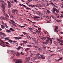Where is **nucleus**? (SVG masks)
I'll return each instance as SVG.
<instances>
[{
    "mask_svg": "<svg viewBox=\"0 0 63 63\" xmlns=\"http://www.w3.org/2000/svg\"><path fill=\"white\" fill-rule=\"evenodd\" d=\"M25 27L24 26H20V27H21V28H22V27H23L24 28V27Z\"/></svg>",
    "mask_w": 63,
    "mask_h": 63,
    "instance_id": "nucleus-54",
    "label": "nucleus"
},
{
    "mask_svg": "<svg viewBox=\"0 0 63 63\" xmlns=\"http://www.w3.org/2000/svg\"><path fill=\"white\" fill-rule=\"evenodd\" d=\"M57 41H59V43H60V42H61V41H62V40H61L58 39V38L57 39Z\"/></svg>",
    "mask_w": 63,
    "mask_h": 63,
    "instance_id": "nucleus-9",
    "label": "nucleus"
},
{
    "mask_svg": "<svg viewBox=\"0 0 63 63\" xmlns=\"http://www.w3.org/2000/svg\"><path fill=\"white\" fill-rule=\"evenodd\" d=\"M0 18L2 20H3H3H5L6 21H8V19L7 18L3 17H1Z\"/></svg>",
    "mask_w": 63,
    "mask_h": 63,
    "instance_id": "nucleus-4",
    "label": "nucleus"
},
{
    "mask_svg": "<svg viewBox=\"0 0 63 63\" xmlns=\"http://www.w3.org/2000/svg\"><path fill=\"white\" fill-rule=\"evenodd\" d=\"M2 7L3 8V14H4L5 16L7 17L8 18H9V17L8 15H7V14L5 13V6L3 5H2Z\"/></svg>",
    "mask_w": 63,
    "mask_h": 63,
    "instance_id": "nucleus-1",
    "label": "nucleus"
},
{
    "mask_svg": "<svg viewBox=\"0 0 63 63\" xmlns=\"http://www.w3.org/2000/svg\"><path fill=\"white\" fill-rule=\"evenodd\" d=\"M1 44H2V46L3 47H5V44H3L2 43Z\"/></svg>",
    "mask_w": 63,
    "mask_h": 63,
    "instance_id": "nucleus-45",
    "label": "nucleus"
},
{
    "mask_svg": "<svg viewBox=\"0 0 63 63\" xmlns=\"http://www.w3.org/2000/svg\"><path fill=\"white\" fill-rule=\"evenodd\" d=\"M26 20H28L29 21H30V22H32V23H36L34 22H32V21L30 20L29 19H27Z\"/></svg>",
    "mask_w": 63,
    "mask_h": 63,
    "instance_id": "nucleus-10",
    "label": "nucleus"
},
{
    "mask_svg": "<svg viewBox=\"0 0 63 63\" xmlns=\"http://www.w3.org/2000/svg\"><path fill=\"white\" fill-rule=\"evenodd\" d=\"M14 1L16 3H17V0H14Z\"/></svg>",
    "mask_w": 63,
    "mask_h": 63,
    "instance_id": "nucleus-43",
    "label": "nucleus"
},
{
    "mask_svg": "<svg viewBox=\"0 0 63 63\" xmlns=\"http://www.w3.org/2000/svg\"><path fill=\"white\" fill-rule=\"evenodd\" d=\"M6 32H7V33H10V32H11V31H10V30H7Z\"/></svg>",
    "mask_w": 63,
    "mask_h": 63,
    "instance_id": "nucleus-17",
    "label": "nucleus"
},
{
    "mask_svg": "<svg viewBox=\"0 0 63 63\" xmlns=\"http://www.w3.org/2000/svg\"><path fill=\"white\" fill-rule=\"evenodd\" d=\"M40 32H41L40 31H39L38 30L36 31V33H39Z\"/></svg>",
    "mask_w": 63,
    "mask_h": 63,
    "instance_id": "nucleus-27",
    "label": "nucleus"
},
{
    "mask_svg": "<svg viewBox=\"0 0 63 63\" xmlns=\"http://www.w3.org/2000/svg\"><path fill=\"white\" fill-rule=\"evenodd\" d=\"M57 49L58 50L59 52H60L61 51V48H57Z\"/></svg>",
    "mask_w": 63,
    "mask_h": 63,
    "instance_id": "nucleus-24",
    "label": "nucleus"
},
{
    "mask_svg": "<svg viewBox=\"0 0 63 63\" xmlns=\"http://www.w3.org/2000/svg\"><path fill=\"white\" fill-rule=\"evenodd\" d=\"M50 41V44L51 45V44H52V40H51V39H50H50L49 40Z\"/></svg>",
    "mask_w": 63,
    "mask_h": 63,
    "instance_id": "nucleus-25",
    "label": "nucleus"
},
{
    "mask_svg": "<svg viewBox=\"0 0 63 63\" xmlns=\"http://www.w3.org/2000/svg\"><path fill=\"white\" fill-rule=\"evenodd\" d=\"M38 48V50H39V51H41L42 50V49H41V48H39V47Z\"/></svg>",
    "mask_w": 63,
    "mask_h": 63,
    "instance_id": "nucleus-41",
    "label": "nucleus"
},
{
    "mask_svg": "<svg viewBox=\"0 0 63 63\" xmlns=\"http://www.w3.org/2000/svg\"><path fill=\"white\" fill-rule=\"evenodd\" d=\"M33 7H35V6H36V7H38V6H37V5H33Z\"/></svg>",
    "mask_w": 63,
    "mask_h": 63,
    "instance_id": "nucleus-38",
    "label": "nucleus"
},
{
    "mask_svg": "<svg viewBox=\"0 0 63 63\" xmlns=\"http://www.w3.org/2000/svg\"><path fill=\"white\" fill-rule=\"evenodd\" d=\"M12 13H13L14 14H15V13L16 12V10L14 9L12 10Z\"/></svg>",
    "mask_w": 63,
    "mask_h": 63,
    "instance_id": "nucleus-13",
    "label": "nucleus"
},
{
    "mask_svg": "<svg viewBox=\"0 0 63 63\" xmlns=\"http://www.w3.org/2000/svg\"><path fill=\"white\" fill-rule=\"evenodd\" d=\"M22 41L23 42H24V43L25 44H26V43H27V42L26 41L23 40V41Z\"/></svg>",
    "mask_w": 63,
    "mask_h": 63,
    "instance_id": "nucleus-29",
    "label": "nucleus"
},
{
    "mask_svg": "<svg viewBox=\"0 0 63 63\" xmlns=\"http://www.w3.org/2000/svg\"><path fill=\"white\" fill-rule=\"evenodd\" d=\"M53 10V11H56L57 9H56L55 8H54Z\"/></svg>",
    "mask_w": 63,
    "mask_h": 63,
    "instance_id": "nucleus-30",
    "label": "nucleus"
},
{
    "mask_svg": "<svg viewBox=\"0 0 63 63\" xmlns=\"http://www.w3.org/2000/svg\"><path fill=\"white\" fill-rule=\"evenodd\" d=\"M59 60H62V58H60V59H59Z\"/></svg>",
    "mask_w": 63,
    "mask_h": 63,
    "instance_id": "nucleus-61",
    "label": "nucleus"
},
{
    "mask_svg": "<svg viewBox=\"0 0 63 63\" xmlns=\"http://www.w3.org/2000/svg\"><path fill=\"white\" fill-rule=\"evenodd\" d=\"M54 14L55 15H58V14L54 13Z\"/></svg>",
    "mask_w": 63,
    "mask_h": 63,
    "instance_id": "nucleus-64",
    "label": "nucleus"
},
{
    "mask_svg": "<svg viewBox=\"0 0 63 63\" xmlns=\"http://www.w3.org/2000/svg\"><path fill=\"white\" fill-rule=\"evenodd\" d=\"M56 11L57 13H59V11L57 9Z\"/></svg>",
    "mask_w": 63,
    "mask_h": 63,
    "instance_id": "nucleus-39",
    "label": "nucleus"
},
{
    "mask_svg": "<svg viewBox=\"0 0 63 63\" xmlns=\"http://www.w3.org/2000/svg\"><path fill=\"white\" fill-rule=\"evenodd\" d=\"M16 45L17 46H18V43H16Z\"/></svg>",
    "mask_w": 63,
    "mask_h": 63,
    "instance_id": "nucleus-49",
    "label": "nucleus"
},
{
    "mask_svg": "<svg viewBox=\"0 0 63 63\" xmlns=\"http://www.w3.org/2000/svg\"><path fill=\"white\" fill-rule=\"evenodd\" d=\"M29 29L30 30H32V28H29Z\"/></svg>",
    "mask_w": 63,
    "mask_h": 63,
    "instance_id": "nucleus-51",
    "label": "nucleus"
},
{
    "mask_svg": "<svg viewBox=\"0 0 63 63\" xmlns=\"http://www.w3.org/2000/svg\"><path fill=\"white\" fill-rule=\"evenodd\" d=\"M19 53H18V52L17 53V54H16V55L17 56H19Z\"/></svg>",
    "mask_w": 63,
    "mask_h": 63,
    "instance_id": "nucleus-23",
    "label": "nucleus"
},
{
    "mask_svg": "<svg viewBox=\"0 0 63 63\" xmlns=\"http://www.w3.org/2000/svg\"><path fill=\"white\" fill-rule=\"evenodd\" d=\"M3 35V37H5L6 36V35L5 34V33L2 32H0V36Z\"/></svg>",
    "mask_w": 63,
    "mask_h": 63,
    "instance_id": "nucleus-6",
    "label": "nucleus"
},
{
    "mask_svg": "<svg viewBox=\"0 0 63 63\" xmlns=\"http://www.w3.org/2000/svg\"><path fill=\"white\" fill-rule=\"evenodd\" d=\"M11 3H12V4H14V1H11Z\"/></svg>",
    "mask_w": 63,
    "mask_h": 63,
    "instance_id": "nucleus-47",
    "label": "nucleus"
},
{
    "mask_svg": "<svg viewBox=\"0 0 63 63\" xmlns=\"http://www.w3.org/2000/svg\"><path fill=\"white\" fill-rule=\"evenodd\" d=\"M33 34H34V35H35L36 34V32H33Z\"/></svg>",
    "mask_w": 63,
    "mask_h": 63,
    "instance_id": "nucleus-62",
    "label": "nucleus"
},
{
    "mask_svg": "<svg viewBox=\"0 0 63 63\" xmlns=\"http://www.w3.org/2000/svg\"><path fill=\"white\" fill-rule=\"evenodd\" d=\"M40 55V54H39V53H37V54L36 55V57H38V56H39V55Z\"/></svg>",
    "mask_w": 63,
    "mask_h": 63,
    "instance_id": "nucleus-15",
    "label": "nucleus"
},
{
    "mask_svg": "<svg viewBox=\"0 0 63 63\" xmlns=\"http://www.w3.org/2000/svg\"><path fill=\"white\" fill-rule=\"evenodd\" d=\"M7 2L8 4V8H11V5H12L11 4V3L10 2V1H7Z\"/></svg>",
    "mask_w": 63,
    "mask_h": 63,
    "instance_id": "nucleus-5",
    "label": "nucleus"
},
{
    "mask_svg": "<svg viewBox=\"0 0 63 63\" xmlns=\"http://www.w3.org/2000/svg\"><path fill=\"white\" fill-rule=\"evenodd\" d=\"M58 27L57 26H56L55 27V29L54 30V31L55 32L56 31H57V29H58Z\"/></svg>",
    "mask_w": 63,
    "mask_h": 63,
    "instance_id": "nucleus-8",
    "label": "nucleus"
},
{
    "mask_svg": "<svg viewBox=\"0 0 63 63\" xmlns=\"http://www.w3.org/2000/svg\"><path fill=\"white\" fill-rule=\"evenodd\" d=\"M42 1L44 3H47V0H42Z\"/></svg>",
    "mask_w": 63,
    "mask_h": 63,
    "instance_id": "nucleus-19",
    "label": "nucleus"
},
{
    "mask_svg": "<svg viewBox=\"0 0 63 63\" xmlns=\"http://www.w3.org/2000/svg\"><path fill=\"white\" fill-rule=\"evenodd\" d=\"M5 43L6 44H7V45H9V43L8 42H5Z\"/></svg>",
    "mask_w": 63,
    "mask_h": 63,
    "instance_id": "nucleus-53",
    "label": "nucleus"
},
{
    "mask_svg": "<svg viewBox=\"0 0 63 63\" xmlns=\"http://www.w3.org/2000/svg\"><path fill=\"white\" fill-rule=\"evenodd\" d=\"M33 56V54H32V55H31L30 56L31 57H32V56Z\"/></svg>",
    "mask_w": 63,
    "mask_h": 63,
    "instance_id": "nucleus-55",
    "label": "nucleus"
},
{
    "mask_svg": "<svg viewBox=\"0 0 63 63\" xmlns=\"http://www.w3.org/2000/svg\"><path fill=\"white\" fill-rule=\"evenodd\" d=\"M32 40L34 41V42H35V43H36L37 42H36V41H35V38H32Z\"/></svg>",
    "mask_w": 63,
    "mask_h": 63,
    "instance_id": "nucleus-22",
    "label": "nucleus"
},
{
    "mask_svg": "<svg viewBox=\"0 0 63 63\" xmlns=\"http://www.w3.org/2000/svg\"><path fill=\"white\" fill-rule=\"evenodd\" d=\"M47 11L48 13V14H50V11H49V10H47Z\"/></svg>",
    "mask_w": 63,
    "mask_h": 63,
    "instance_id": "nucleus-35",
    "label": "nucleus"
},
{
    "mask_svg": "<svg viewBox=\"0 0 63 63\" xmlns=\"http://www.w3.org/2000/svg\"><path fill=\"white\" fill-rule=\"evenodd\" d=\"M9 29H10V30H11V31H15L12 28H10Z\"/></svg>",
    "mask_w": 63,
    "mask_h": 63,
    "instance_id": "nucleus-26",
    "label": "nucleus"
},
{
    "mask_svg": "<svg viewBox=\"0 0 63 63\" xmlns=\"http://www.w3.org/2000/svg\"><path fill=\"white\" fill-rule=\"evenodd\" d=\"M10 9H9L8 10V12L9 13H10Z\"/></svg>",
    "mask_w": 63,
    "mask_h": 63,
    "instance_id": "nucleus-44",
    "label": "nucleus"
},
{
    "mask_svg": "<svg viewBox=\"0 0 63 63\" xmlns=\"http://www.w3.org/2000/svg\"><path fill=\"white\" fill-rule=\"evenodd\" d=\"M8 42H10L11 43H12V42L13 43V41L12 40H8Z\"/></svg>",
    "mask_w": 63,
    "mask_h": 63,
    "instance_id": "nucleus-18",
    "label": "nucleus"
},
{
    "mask_svg": "<svg viewBox=\"0 0 63 63\" xmlns=\"http://www.w3.org/2000/svg\"><path fill=\"white\" fill-rule=\"evenodd\" d=\"M62 37H60V40H62Z\"/></svg>",
    "mask_w": 63,
    "mask_h": 63,
    "instance_id": "nucleus-50",
    "label": "nucleus"
},
{
    "mask_svg": "<svg viewBox=\"0 0 63 63\" xmlns=\"http://www.w3.org/2000/svg\"><path fill=\"white\" fill-rule=\"evenodd\" d=\"M10 51L12 53H14V50L9 51V52Z\"/></svg>",
    "mask_w": 63,
    "mask_h": 63,
    "instance_id": "nucleus-31",
    "label": "nucleus"
},
{
    "mask_svg": "<svg viewBox=\"0 0 63 63\" xmlns=\"http://www.w3.org/2000/svg\"><path fill=\"white\" fill-rule=\"evenodd\" d=\"M5 27H6L7 28H8V26H7V25L6 24H5Z\"/></svg>",
    "mask_w": 63,
    "mask_h": 63,
    "instance_id": "nucleus-40",
    "label": "nucleus"
},
{
    "mask_svg": "<svg viewBox=\"0 0 63 63\" xmlns=\"http://www.w3.org/2000/svg\"><path fill=\"white\" fill-rule=\"evenodd\" d=\"M19 38H20V39H22V37H19Z\"/></svg>",
    "mask_w": 63,
    "mask_h": 63,
    "instance_id": "nucleus-63",
    "label": "nucleus"
},
{
    "mask_svg": "<svg viewBox=\"0 0 63 63\" xmlns=\"http://www.w3.org/2000/svg\"><path fill=\"white\" fill-rule=\"evenodd\" d=\"M51 17H52V18H54V16H53L52 15Z\"/></svg>",
    "mask_w": 63,
    "mask_h": 63,
    "instance_id": "nucleus-52",
    "label": "nucleus"
},
{
    "mask_svg": "<svg viewBox=\"0 0 63 63\" xmlns=\"http://www.w3.org/2000/svg\"><path fill=\"white\" fill-rule=\"evenodd\" d=\"M29 49H30L29 48H27L25 50V51H27L29 50Z\"/></svg>",
    "mask_w": 63,
    "mask_h": 63,
    "instance_id": "nucleus-28",
    "label": "nucleus"
},
{
    "mask_svg": "<svg viewBox=\"0 0 63 63\" xmlns=\"http://www.w3.org/2000/svg\"><path fill=\"white\" fill-rule=\"evenodd\" d=\"M27 46L28 47H32V46L30 45H27Z\"/></svg>",
    "mask_w": 63,
    "mask_h": 63,
    "instance_id": "nucleus-37",
    "label": "nucleus"
},
{
    "mask_svg": "<svg viewBox=\"0 0 63 63\" xmlns=\"http://www.w3.org/2000/svg\"><path fill=\"white\" fill-rule=\"evenodd\" d=\"M11 20V22H12V23H13V25H14L15 26H16V25H15V24H16V23H15L14 21H13L12 20ZM13 23H15V24H13Z\"/></svg>",
    "mask_w": 63,
    "mask_h": 63,
    "instance_id": "nucleus-7",
    "label": "nucleus"
},
{
    "mask_svg": "<svg viewBox=\"0 0 63 63\" xmlns=\"http://www.w3.org/2000/svg\"><path fill=\"white\" fill-rule=\"evenodd\" d=\"M27 37H28V38H30V36H29V35H27Z\"/></svg>",
    "mask_w": 63,
    "mask_h": 63,
    "instance_id": "nucleus-58",
    "label": "nucleus"
},
{
    "mask_svg": "<svg viewBox=\"0 0 63 63\" xmlns=\"http://www.w3.org/2000/svg\"><path fill=\"white\" fill-rule=\"evenodd\" d=\"M34 47L35 48H39V47H38V46H34Z\"/></svg>",
    "mask_w": 63,
    "mask_h": 63,
    "instance_id": "nucleus-33",
    "label": "nucleus"
},
{
    "mask_svg": "<svg viewBox=\"0 0 63 63\" xmlns=\"http://www.w3.org/2000/svg\"><path fill=\"white\" fill-rule=\"evenodd\" d=\"M28 6H29V7H31L32 8H33V6L32 5H29Z\"/></svg>",
    "mask_w": 63,
    "mask_h": 63,
    "instance_id": "nucleus-32",
    "label": "nucleus"
},
{
    "mask_svg": "<svg viewBox=\"0 0 63 63\" xmlns=\"http://www.w3.org/2000/svg\"><path fill=\"white\" fill-rule=\"evenodd\" d=\"M21 54L22 55H24V54L23 53H22V52H21Z\"/></svg>",
    "mask_w": 63,
    "mask_h": 63,
    "instance_id": "nucleus-56",
    "label": "nucleus"
},
{
    "mask_svg": "<svg viewBox=\"0 0 63 63\" xmlns=\"http://www.w3.org/2000/svg\"><path fill=\"white\" fill-rule=\"evenodd\" d=\"M49 6V4L47 3V6Z\"/></svg>",
    "mask_w": 63,
    "mask_h": 63,
    "instance_id": "nucleus-59",
    "label": "nucleus"
},
{
    "mask_svg": "<svg viewBox=\"0 0 63 63\" xmlns=\"http://www.w3.org/2000/svg\"><path fill=\"white\" fill-rule=\"evenodd\" d=\"M17 41H12V43H16Z\"/></svg>",
    "mask_w": 63,
    "mask_h": 63,
    "instance_id": "nucleus-36",
    "label": "nucleus"
},
{
    "mask_svg": "<svg viewBox=\"0 0 63 63\" xmlns=\"http://www.w3.org/2000/svg\"><path fill=\"white\" fill-rule=\"evenodd\" d=\"M10 38L9 37H7L5 38V40H8V41H9V40H10Z\"/></svg>",
    "mask_w": 63,
    "mask_h": 63,
    "instance_id": "nucleus-20",
    "label": "nucleus"
},
{
    "mask_svg": "<svg viewBox=\"0 0 63 63\" xmlns=\"http://www.w3.org/2000/svg\"><path fill=\"white\" fill-rule=\"evenodd\" d=\"M1 28L2 29H4V26L3 25H2L1 26Z\"/></svg>",
    "mask_w": 63,
    "mask_h": 63,
    "instance_id": "nucleus-21",
    "label": "nucleus"
},
{
    "mask_svg": "<svg viewBox=\"0 0 63 63\" xmlns=\"http://www.w3.org/2000/svg\"><path fill=\"white\" fill-rule=\"evenodd\" d=\"M0 2L1 4H3L4 3V1H2L1 0H0Z\"/></svg>",
    "mask_w": 63,
    "mask_h": 63,
    "instance_id": "nucleus-34",
    "label": "nucleus"
},
{
    "mask_svg": "<svg viewBox=\"0 0 63 63\" xmlns=\"http://www.w3.org/2000/svg\"><path fill=\"white\" fill-rule=\"evenodd\" d=\"M14 38L16 40H19L20 39V38L19 37H15Z\"/></svg>",
    "mask_w": 63,
    "mask_h": 63,
    "instance_id": "nucleus-16",
    "label": "nucleus"
},
{
    "mask_svg": "<svg viewBox=\"0 0 63 63\" xmlns=\"http://www.w3.org/2000/svg\"><path fill=\"white\" fill-rule=\"evenodd\" d=\"M50 4H51V5H54V4H53V3H50Z\"/></svg>",
    "mask_w": 63,
    "mask_h": 63,
    "instance_id": "nucleus-60",
    "label": "nucleus"
},
{
    "mask_svg": "<svg viewBox=\"0 0 63 63\" xmlns=\"http://www.w3.org/2000/svg\"><path fill=\"white\" fill-rule=\"evenodd\" d=\"M59 21L61 22V20H59V21L57 20L56 21H57V22H60V21Z\"/></svg>",
    "mask_w": 63,
    "mask_h": 63,
    "instance_id": "nucleus-46",
    "label": "nucleus"
},
{
    "mask_svg": "<svg viewBox=\"0 0 63 63\" xmlns=\"http://www.w3.org/2000/svg\"><path fill=\"white\" fill-rule=\"evenodd\" d=\"M41 30V28H38V30Z\"/></svg>",
    "mask_w": 63,
    "mask_h": 63,
    "instance_id": "nucleus-48",
    "label": "nucleus"
},
{
    "mask_svg": "<svg viewBox=\"0 0 63 63\" xmlns=\"http://www.w3.org/2000/svg\"><path fill=\"white\" fill-rule=\"evenodd\" d=\"M42 40H46V44H47V43H49V40H50V38L47 37H43L42 38Z\"/></svg>",
    "mask_w": 63,
    "mask_h": 63,
    "instance_id": "nucleus-2",
    "label": "nucleus"
},
{
    "mask_svg": "<svg viewBox=\"0 0 63 63\" xmlns=\"http://www.w3.org/2000/svg\"><path fill=\"white\" fill-rule=\"evenodd\" d=\"M14 61H16L15 63H22V61L21 60H18L17 59H15L14 60Z\"/></svg>",
    "mask_w": 63,
    "mask_h": 63,
    "instance_id": "nucleus-3",
    "label": "nucleus"
},
{
    "mask_svg": "<svg viewBox=\"0 0 63 63\" xmlns=\"http://www.w3.org/2000/svg\"><path fill=\"white\" fill-rule=\"evenodd\" d=\"M0 41H1V43H5V42H4L3 41H2V40L1 39H0Z\"/></svg>",
    "mask_w": 63,
    "mask_h": 63,
    "instance_id": "nucleus-42",
    "label": "nucleus"
},
{
    "mask_svg": "<svg viewBox=\"0 0 63 63\" xmlns=\"http://www.w3.org/2000/svg\"><path fill=\"white\" fill-rule=\"evenodd\" d=\"M60 32L61 34H63V32Z\"/></svg>",
    "mask_w": 63,
    "mask_h": 63,
    "instance_id": "nucleus-57",
    "label": "nucleus"
},
{
    "mask_svg": "<svg viewBox=\"0 0 63 63\" xmlns=\"http://www.w3.org/2000/svg\"><path fill=\"white\" fill-rule=\"evenodd\" d=\"M41 58H42V59H45V57L44 56V55H41Z\"/></svg>",
    "mask_w": 63,
    "mask_h": 63,
    "instance_id": "nucleus-11",
    "label": "nucleus"
},
{
    "mask_svg": "<svg viewBox=\"0 0 63 63\" xmlns=\"http://www.w3.org/2000/svg\"><path fill=\"white\" fill-rule=\"evenodd\" d=\"M20 48H21V47L20 46H19L18 47V48H16V49L17 50H20Z\"/></svg>",
    "mask_w": 63,
    "mask_h": 63,
    "instance_id": "nucleus-12",
    "label": "nucleus"
},
{
    "mask_svg": "<svg viewBox=\"0 0 63 63\" xmlns=\"http://www.w3.org/2000/svg\"><path fill=\"white\" fill-rule=\"evenodd\" d=\"M30 58L29 57V58H26V61L27 62L28 61V60H29L30 59Z\"/></svg>",
    "mask_w": 63,
    "mask_h": 63,
    "instance_id": "nucleus-14",
    "label": "nucleus"
}]
</instances>
